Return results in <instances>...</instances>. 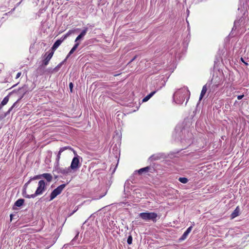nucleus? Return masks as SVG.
<instances>
[{
  "instance_id": "423d86ee",
  "label": "nucleus",
  "mask_w": 249,
  "mask_h": 249,
  "mask_svg": "<svg viewBox=\"0 0 249 249\" xmlns=\"http://www.w3.org/2000/svg\"><path fill=\"white\" fill-rule=\"evenodd\" d=\"M67 149L73 150V149L71 148L70 146H65V147H61L60 148L59 151L57 155L56 158V163L57 165H58V164H59V160L60 159V156H61V153L63 151H64L65 150H67Z\"/></svg>"
},
{
  "instance_id": "a878e982",
  "label": "nucleus",
  "mask_w": 249,
  "mask_h": 249,
  "mask_svg": "<svg viewBox=\"0 0 249 249\" xmlns=\"http://www.w3.org/2000/svg\"><path fill=\"white\" fill-rule=\"evenodd\" d=\"M240 20H238H238H235V21H234V27H236L237 26H238V24H239V21H240Z\"/></svg>"
},
{
  "instance_id": "4c0bfd02",
  "label": "nucleus",
  "mask_w": 249,
  "mask_h": 249,
  "mask_svg": "<svg viewBox=\"0 0 249 249\" xmlns=\"http://www.w3.org/2000/svg\"><path fill=\"white\" fill-rule=\"evenodd\" d=\"M218 85H219V84H217V85H215V86H216V87H217Z\"/></svg>"
},
{
  "instance_id": "393cba45",
  "label": "nucleus",
  "mask_w": 249,
  "mask_h": 249,
  "mask_svg": "<svg viewBox=\"0 0 249 249\" xmlns=\"http://www.w3.org/2000/svg\"><path fill=\"white\" fill-rule=\"evenodd\" d=\"M41 178V175H37V176H35L33 178H32L31 179L32 180V179H39V178Z\"/></svg>"
},
{
  "instance_id": "cd10ccee",
  "label": "nucleus",
  "mask_w": 249,
  "mask_h": 249,
  "mask_svg": "<svg viewBox=\"0 0 249 249\" xmlns=\"http://www.w3.org/2000/svg\"><path fill=\"white\" fill-rule=\"evenodd\" d=\"M32 179H30L27 182H26L24 187V188H26L27 187V186L28 185V184L30 183Z\"/></svg>"
},
{
  "instance_id": "2eb2a0df",
  "label": "nucleus",
  "mask_w": 249,
  "mask_h": 249,
  "mask_svg": "<svg viewBox=\"0 0 249 249\" xmlns=\"http://www.w3.org/2000/svg\"><path fill=\"white\" fill-rule=\"evenodd\" d=\"M239 208L237 207L231 214V218H234L239 215Z\"/></svg>"
},
{
  "instance_id": "7c9ffc66",
  "label": "nucleus",
  "mask_w": 249,
  "mask_h": 249,
  "mask_svg": "<svg viewBox=\"0 0 249 249\" xmlns=\"http://www.w3.org/2000/svg\"><path fill=\"white\" fill-rule=\"evenodd\" d=\"M244 96V95L243 94V95H238L237 96V99L238 100H241V99H242L243 98Z\"/></svg>"
},
{
  "instance_id": "412c9836",
  "label": "nucleus",
  "mask_w": 249,
  "mask_h": 249,
  "mask_svg": "<svg viewBox=\"0 0 249 249\" xmlns=\"http://www.w3.org/2000/svg\"><path fill=\"white\" fill-rule=\"evenodd\" d=\"M149 167L147 166V167L140 169L138 171V172L139 174H142L143 172H147L149 170Z\"/></svg>"
},
{
  "instance_id": "a211bd4d",
  "label": "nucleus",
  "mask_w": 249,
  "mask_h": 249,
  "mask_svg": "<svg viewBox=\"0 0 249 249\" xmlns=\"http://www.w3.org/2000/svg\"><path fill=\"white\" fill-rule=\"evenodd\" d=\"M79 45V43H76L71 50L70 51L69 54H68L67 58H68L70 55H71L76 50L78 46Z\"/></svg>"
},
{
  "instance_id": "0eeeda50",
  "label": "nucleus",
  "mask_w": 249,
  "mask_h": 249,
  "mask_svg": "<svg viewBox=\"0 0 249 249\" xmlns=\"http://www.w3.org/2000/svg\"><path fill=\"white\" fill-rule=\"evenodd\" d=\"M53 52L52 51L48 53H46L44 56H46L45 59L43 61V64L44 66H46L48 64L49 61L52 58L53 55Z\"/></svg>"
},
{
  "instance_id": "9d476101",
  "label": "nucleus",
  "mask_w": 249,
  "mask_h": 249,
  "mask_svg": "<svg viewBox=\"0 0 249 249\" xmlns=\"http://www.w3.org/2000/svg\"><path fill=\"white\" fill-rule=\"evenodd\" d=\"M88 31V28H86L84 30L82 31V32L81 33V34L76 37V38L75 40V42L78 43V41L80 39H81L82 37H83L86 34L87 32Z\"/></svg>"
},
{
  "instance_id": "9b49d317",
  "label": "nucleus",
  "mask_w": 249,
  "mask_h": 249,
  "mask_svg": "<svg viewBox=\"0 0 249 249\" xmlns=\"http://www.w3.org/2000/svg\"><path fill=\"white\" fill-rule=\"evenodd\" d=\"M41 178H44L47 180V181L50 182L53 179V177L51 174L49 173H44L41 175Z\"/></svg>"
},
{
  "instance_id": "1a4fd4ad",
  "label": "nucleus",
  "mask_w": 249,
  "mask_h": 249,
  "mask_svg": "<svg viewBox=\"0 0 249 249\" xmlns=\"http://www.w3.org/2000/svg\"><path fill=\"white\" fill-rule=\"evenodd\" d=\"M22 97H20L19 99H18L16 102H15L14 103V104L12 106V107L8 109V110L4 114V115L3 116V117H5L6 116H7L10 113V112L12 110V109L14 108V107H17L18 106H17V104H18V102L21 99Z\"/></svg>"
},
{
  "instance_id": "72a5a7b5",
  "label": "nucleus",
  "mask_w": 249,
  "mask_h": 249,
  "mask_svg": "<svg viewBox=\"0 0 249 249\" xmlns=\"http://www.w3.org/2000/svg\"><path fill=\"white\" fill-rule=\"evenodd\" d=\"M241 61H242L243 63H245V64L246 65H248V64L247 63L245 62L244 61V60H243V59L242 58H241Z\"/></svg>"
},
{
  "instance_id": "bb28decb",
  "label": "nucleus",
  "mask_w": 249,
  "mask_h": 249,
  "mask_svg": "<svg viewBox=\"0 0 249 249\" xmlns=\"http://www.w3.org/2000/svg\"><path fill=\"white\" fill-rule=\"evenodd\" d=\"M69 88L70 89L71 91V92L73 88V84L72 83H70L69 84Z\"/></svg>"
},
{
  "instance_id": "4468645a",
  "label": "nucleus",
  "mask_w": 249,
  "mask_h": 249,
  "mask_svg": "<svg viewBox=\"0 0 249 249\" xmlns=\"http://www.w3.org/2000/svg\"><path fill=\"white\" fill-rule=\"evenodd\" d=\"M9 96H6V97H5L4 98V99H3V100L2 101V102H1L0 104V110L2 108V107L5 106V105H6L7 104V103L9 101Z\"/></svg>"
},
{
  "instance_id": "20e7f679",
  "label": "nucleus",
  "mask_w": 249,
  "mask_h": 249,
  "mask_svg": "<svg viewBox=\"0 0 249 249\" xmlns=\"http://www.w3.org/2000/svg\"><path fill=\"white\" fill-rule=\"evenodd\" d=\"M75 156L73 158L70 165V168L71 170H76L79 167V157L77 155L74 150H72Z\"/></svg>"
},
{
  "instance_id": "7ed1b4c3",
  "label": "nucleus",
  "mask_w": 249,
  "mask_h": 249,
  "mask_svg": "<svg viewBox=\"0 0 249 249\" xmlns=\"http://www.w3.org/2000/svg\"><path fill=\"white\" fill-rule=\"evenodd\" d=\"M139 216L145 221L152 220L154 222L156 221L157 214L155 213H141L139 214Z\"/></svg>"
},
{
  "instance_id": "c756f323",
  "label": "nucleus",
  "mask_w": 249,
  "mask_h": 249,
  "mask_svg": "<svg viewBox=\"0 0 249 249\" xmlns=\"http://www.w3.org/2000/svg\"><path fill=\"white\" fill-rule=\"evenodd\" d=\"M32 179H30L27 182H26L24 187V188H26L27 187V186L28 185V184L30 183Z\"/></svg>"
},
{
  "instance_id": "dca6fc26",
  "label": "nucleus",
  "mask_w": 249,
  "mask_h": 249,
  "mask_svg": "<svg viewBox=\"0 0 249 249\" xmlns=\"http://www.w3.org/2000/svg\"><path fill=\"white\" fill-rule=\"evenodd\" d=\"M24 202V200L23 199H18L15 202L14 206L20 207L23 204Z\"/></svg>"
},
{
  "instance_id": "f257e3e1",
  "label": "nucleus",
  "mask_w": 249,
  "mask_h": 249,
  "mask_svg": "<svg viewBox=\"0 0 249 249\" xmlns=\"http://www.w3.org/2000/svg\"><path fill=\"white\" fill-rule=\"evenodd\" d=\"M190 95V93L188 88L183 87L176 90L173 96V101L176 104L180 105L186 99L185 104H186L189 99Z\"/></svg>"
},
{
  "instance_id": "f8f14e48",
  "label": "nucleus",
  "mask_w": 249,
  "mask_h": 249,
  "mask_svg": "<svg viewBox=\"0 0 249 249\" xmlns=\"http://www.w3.org/2000/svg\"><path fill=\"white\" fill-rule=\"evenodd\" d=\"M64 40L63 39H58L57 40H56L55 43L53 44L52 48V49L53 50V51L55 50L60 45V44H61V43L62 42V41H63Z\"/></svg>"
},
{
  "instance_id": "aec40b11",
  "label": "nucleus",
  "mask_w": 249,
  "mask_h": 249,
  "mask_svg": "<svg viewBox=\"0 0 249 249\" xmlns=\"http://www.w3.org/2000/svg\"><path fill=\"white\" fill-rule=\"evenodd\" d=\"M71 169L70 168V167L69 168H65V169L61 170V173L64 174H67L71 172Z\"/></svg>"
},
{
  "instance_id": "b1692460",
  "label": "nucleus",
  "mask_w": 249,
  "mask_h": 249,
  "mask_svg": "<svg viewBox=\"0 0 249 249\" xmlns=\"http://www.w3.org/2000/svg\"><path fill=\"white\" fill-rule=\"evenodd\" d=\"M127 242L128 244H129V245H130L132 244V237L131 235L128 236L127 240Z\"/></svg>"
},
{
  "instance_id": "f704fd0d",
  "label": "nucleus",
  "mask_w": 249,
  "mask_h": 249,
  "mask_svg": "<svg viewBox=\"0 0 249 249\" xmlns=\"http://www.w3.org/2000/svg\"><path fill=\"white\" fill-rule=\"evenodd\" d=\"M246 2L248 5L249 6V0H246Z\"/></svg>"
},
{
  "instance_id": "5701e85b",
  "label": "nucleus",
  "mask_w": 249,
  "mask_h": 249,
  "mask_svg": "<svg viewBox=\"0 0 249 249\" xmlns=\"http://www.w3.org/2000/svg\"><path fill=\"white\" fill-rule=\"evenodd\" d=\"M74 32V31L73 30H70L68 31V32L64 36L63 38H62L63 40L66 39L68 36H70L71 34H72Z\"/></svg>"
},
{
  "instance_id": "6ab92c4d",
  "label": "nucleus",
  "mask_w": 249,
  "mask_h": 249,
  "mask_svg": "<svg viewBox=\"0 0 249 249\" xmlns=\"http://www.w3.org/2000/svg\"><path fill=\"white\" fill-rule=\"evenodd\" d=\"M206 91H207L206 85H204L202 88V89L200 95L199 100H201L202 99V98L205 94Z\"/></svg>"
},
{
  "instance_id": "58836bf2",
  "label": "nucleus",
  "mask_w": 249,
  "mask_h": 249,
  "mask_svg": "<svg viewBox=\"0 0 249 249\" xmlns=\"http://www.w3.org/2000/svg\"><path fill=\"white\" fill-rule=\"evenodd\" d=\"M153 156H151V157H150V158H151V159H153Z\"/></svg>"
},
{
  "instance_id": "6e6552de",
  "label": "nucleus",
  "mask_w": 249,
  "mask_h": 249,
  "mask_svg": "<svg viewBox=\"0 0 249 249\" xmlns=\"http://www.w3.org/2000/svg\"><path fill=\"white\" fill-rule=\"evenodd\" d=\"M245 2L240 1V5L238 8V10L240 11L241 13H243L244 15H245V13L247 11V7L244 5Z\"/></svg>"
},
{
  "instance_id": "473e14b6",
  "label": "nucleus",
  "mask_w": 249,
  "mask_h": 249,
  "mask_svg": "<svg viewBox=\"0 0 249 249\" xmlns=\"http://www.w3.org/2000/svg\"><path fill=\"white\" fill-rule=\"evenodd\" d=\"M62 64V63H60L59 64H58V65L57 66V67L55 68V69H58V68H59L61 66Z\"/></svg>"
},
{
  "instance_id": "c9c22d12",
  "label": "nucleus",
  "mask_w": 249,
  "mask_h": 249,
  "mask_svg": "<svg viewBox=\"0 0 249 249\" xmlns=\"http://www.w3.org/2000/svg\"><path fill=\"white\" fill-rule=\"evenodd\" d=\"M67 246H68V245H64L63 246V248H67Z\"/></svg>"
},
{
  "instance_id": "f3484780",
  "label": "nucleus",
  "mask_w": 249,
  "mask_h": 249,
  "mask_svg": "<svg viewBox=\"0 0 249 249\" xmlns=\"http://www.w3.org/2000/svg\"><path fill=\"white\" fill-rule=\"evenodd\" d=\"M155 93H156V91H153V92H151L150 94H149L148 95H147L146 97H145L142 99V102H147L148 100H149L150 99V98H151L154 95V94Z\"/></svg>"
},
{
  "instance_id": "39448f33",
  "label": "nucleus",
  "mask_w": 249,
  "mask_h": 249,
  "mask_svg": "<svg viewBox=\"0 0 249 249\" xmlns=\"http://www.w3.org/2000/svg\"><path fill=\"white\" fill-rule=\"evenodd\" d=\"M66 184H63L58 186L51 194L50 200H53L57 196L60 194L63 189L65 188Z\"/></svg>"
},
{
  "instance_id": "ddd939ff",
  "label": "nucleus",
  "mask_w": 249,
  "mask_h": 249,
  "mask_svg": "<svg viewBox=\"0 0 249 249\" xmlns=\"http://www.w3.org/2000/svg\"><path fill=\"white\" fill-rule=\"evenodd\" d=\"M192 226H190L186 230V231L184 232L181 237L180 238L181 240H184L187 237L189 233L192 231Z\"/></svg>"
},
{
  "instance_id": "4be33fe9",
  "label": "nucleus",
  "mask_w": 249,
  "mask_h": 249,
  "mask_svg": "<svg viewBox=\"0 0 249 249\" xmlns=\"http://www.w3.org/2000/svg\"><path fill=\"white\" fill-rule=\"evenodd\" d=\"M178 180L182 183H186L188 181V179L186 178H179Z\"/></svg>"
},
{
  "instance_id": "f03ea898",
  "label": "nucleus",
  "mask_w": 249,
  "mask_h": 249,
  "mask_svg": "<svg viewBox=\"0 0 249 249\" xmlns=\"http://www.w3.org/2000/svg\"><path fill=\"white\" fill-rule=\"evenodd\" d=\"M46 189V184L44 180H40L38 183V187L35 194L31 195H27L26 197L27 198H34L37 196L43 194Z\"/></svg>"
},
{
  "instance_id": "e433bc0d",
  "label": "nucleus",
  "mask_w": 249,
  "mask_h": 249,
  "mask_svg": "<svg viewBox=\"0 0 249 249\" xmlns=\"http://www.w3.org/2000/svg\"><path fill=\"white\" fill-rule=\"evenodd\" d=\"M78 236V233L76 234L75 237L74 238V239H75Z\"/></svg>"
},
{
  "instance_id": "2f4dec72",
  "label": "nucleus",
  "mask_w": 249,
  "mask_h": 249,
  "mask_svg": "<svg viewBox=\"0 0 249 249\" xmlns=\"http://www.w3.org/2000/svg\"><path fill=\"white\" fill-rule=\"evenodd\" d=\"M21 74V73L20 72H18V73L17 74V75H16V79H17V78H19V77L20 76Z\"/></svg>"
},
{
  "instance_id": "c85d7f7f",
  "label": "nucleus",
  "mask_w": 249,
  "mask_h": 249,
  "mask_svg": "<svg viewBox=\"0 0 249 249\" xmlns=\"http://www.w3.org/2000/svg\"><path fill=\"white\" fill-rule=\"evenodd\" d=\"M32 179H30L27 182H26L24 187V188H26L27 187V186L28 185V184L30 183Z\"/></svg>"
}]
</instances>
